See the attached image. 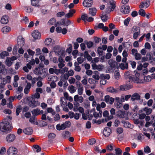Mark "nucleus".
I'll return each instance as SVG.
<instances>
[{
    "label": "nucleus",
    "instance_id": "1",
    "mask_svg": "<svg viewBox=\"0 0 155 155\" xmlns=\"http://www.w3.org/2000/svg\"><path fill=\"white\" fill-rule=\"evenodd\" d=\"M8 118L11 120L12 118L9 116H8L2 122L0 123V130L1 131L4 132L9 130L11 129V124L8 120Z\"/></svg>",
    "mask_w": 155,
    "mask_h": 155
},
{
    "label": "nucleus",
    "instance_id": "2",
    "mask_svg": "<svg viewBox=\"0 0 155 155\" xmlns=\"http://www.w3.org/2000/svg\"><path fill=\"white\" fill-rule=\"evenodd\" d=\"M135 77L132 76L130 81H132L137 84L143 83V81L142 80L141 76H140L139 73L136 72L135 74Z\"/></svg>",
    "mask_w": 155,
    "mask_h": 155
},
{
    "label": "nucleus",
    "instance_id": "3",
    "mask_svg": "<svg viewBox=\"0 0 155 155\" xmlns=\"http://www.w3.org/2000/svg\"><path fill=\"white\" fill-rule=\"evenodd\" d=\"M115 2L113 0L110 1L109 3L107 4V8L106 9V13H109L113 11L115 8Z\"/></svg>",
    "mask_w": 155,
    "mask_h": 155
},
{
    "label": "nucleus",
    "instance_id": "4",
    "mask_svg": "<svg viewBox=\"0 0 155 155\" xmlns=\"http://www.w3.org/2000/svg\"><path fill=\"white\" fill-rule=\"evenodd\" d=\"M17 58L15 56H12L11 58L8 57L5 61V64L8 67H10L12 65L13 62Z\"/></svg>",
    "mask_w": 155,
    "mask_h": 155
},
{
    "label": "nucleus",
    "instance_id": "5",
    "mask_svg": "<svg viewBox=\"0 0 155 155\" xmlns=\"http://www.w3.org/2000/svg\"><path fill=\"white\" fill-rule=\"evenodd\" d=\"M17 153V149L13 147H10L7 150L8 155H16Z\"/></svg>",
    "mask_w": 155,
    "mask_h": 155
},
{
    "label": "nucleus",
    "instance_id": "6",
    "mask_svg": "<svg viewBox=\"0 0 155 155\" xmlns=\"http://www.w3.org/2000/svg\"><path fill=\"white\" fill-rule=\"evenodd\" d=\"M40 103L38 101H36L35 99H32V100L30 101L28 103L29 106L32 108H34L39 106Z\"/></svg>",
    "mask_w": 155,
    "mask_h": 155
},
{
    "label": "nucleus",
    "instance_id": "7",
    "mask_svg": "<svg viewBox=\"0 0 155 155\" xmlns=\"http://www.w3.org/2000/svg\"><path fill=\"white\" fill-rule=\"evenodd\" d=\"M121 12L124 14L129 13L130 11V8L129 5H123L121 6Z\"/></svg>",
    "mask_w": 155,
    "mask_h": 155
},
{
    "label": "nucleus",
    "instance_id": "8",
    "mask_svg": "<svg viewBox=\"0 0 155 155\" xmlns=\"http://www.w3.org/2000/svg\"><path fill=\"white\" fill-rule=\"evenodd\" d=\"M77 85L78 94L80 95H82L84 91V88L83 86L80 82L77 83Z\"/></svg>",
    "mask_w": 155,
    "mask_h": 155
},
{
    "label": "nucleus",
    "instance_id": "9",
    "mask_svg": "<svg viewBox=\"0 0 155 155\" xmlns=\"http://www.w3.org/2000/svg\"><path fill=\"white\" fill-rule=\"evenodd\" d=\"M43 66H42L41 64H39L38 67L35 68L34 71V73L38 75H42L41 71L43 70Z\"/></svg>",
    "mask_w": 155,
    "mask_h": 155
},
{
    "label": "nucleus",
    "instance_id": "10",
    "mask_svg": "<svg viewBox=\"0 0 155 155\" xmlns=\"http://www.w3.org/2000/svg\"><path fill=\"white\" fill-rule=\"evenodd\" d=\"M15 136L13 134H11L8 135L6 138V140L8 143L13 142L15 139Z\"/></svg>",
    "mask_w": 155,
    "mask_h": 155
},
{
    "label": "nucleus",
    "instance_id": "11",
    "mask_svg": "<svg viewBox=\"0 0 155 155\" xmlns=\"http://www.w3.org/2000/svg\"><path fill=\"white\" fill-rule=\"evenodd\" d=\"M31 112L33 116L35 117L38 115L43 114L44 113V111L43 110H40L38 108L33 109Z\"/></svg>",
    "mask_w": 155,
    "mask_h": 155
},
{
    "label": "nucleus",
    "instance_id": "12",
    "mask_svg": "<svg viewBox=\"0 0 155 155\" xmlns=\"http://www.w3.org/2000/svg\"><path fill=\"white\" fill-rule=\"evenodd\" d=\"M104 101L107 103L111 104L114 102V99L112 97H110L109 95H106L104 97Z\"/></svg>",
    "mask_w": 155,
    "mask_h": 155
},
{
    "label": "nucleus",
    "instance_id": "13",
    "mask_svg": "<svg viewBox=\"0 0 155 155\" xmlns=\"http://www.w3.org/2000/svg\"><path fill=\"white\" fill-rule=\"evenodd\" d=\"M25 39L21 36H19L17 39L18 45L20 47H22L25 44Z\"/></svg>",
    "mask_w": 155,
    "mask_h": 155
},
{
    "label": "nucleus",
    "instance_id": "14",
    "mask_svg": "<svg viewBox=\"0 0 155 155\" xmlns=\"http://www.w3.org/2000/svg\"><path fill=\"white\" fill-rule=\"evenodd\" d=\"M32 36L35 39H38L40 38L41 34L38 30H36L33 32Z\"/></svg>",
    "mask_w": 155,
    "mask_h": 155
},
{
    "label": "nucleus",
    "instance_id": "15",
    "mask_svg": "<svg viewBox=\"0 0 155 155\" xmlns=\"http://www.w3.org/2000/svg\"><path fill=\"white\" fill-rule=\"evenodd\" d=\"M132 87L129 84H123L120 85L119 87V90L121 91H125L128 90L131 88Z\"/></svg>",
    "mask_w": 155,
    "mask_h": 155
},
{
    "label": "nucleus",
    "instance_id": "16",
    "mask_svg": "<svg viewBox=\"0 0 155 155\" xmlns=\"http://www.w3.org/2000/svg\"><path fill=\"white\" fill-rule=\"evenodd\" d=\"M58 61L59 62L58 64V68L60 69H61L65 66V64H64L65 62L64 61L62 57L61 56H60L59 57Z\"/></svg>",
    "mask_w": 155,
    "mask_h": 155
},
{
    "label": "nucleus",
    "instance_id": "17",
    "mask_svg": "<svg viewBox=\"0 0 155 155\" xmlns=\"http://www.w3.org/2000/svg\"><path fill=\"white\" fill-rule=\"evenodd\" d=\"M111 131L110 128L108 127H105L103 132L104 135L106 137H108L111 133Z\"/></svg>",
    "mask_w": 155,
    "mask_h": 155
},
{
    "label": "nucleus",
    "instance_id": "18",
    "mask_svg": "<svg viewBox=\"0 0 155 155\" xmlns=\"http://www.w3.org/2000/svg\"><path fill=\"white\" fill-rule=\"evenodd\" d=\"M93 4L92 0H84L83 2V5L85 7H90L92 6Z\"/></svg>",
    "mask_w": 155,
    "mask_h": 155
},
{
    "label": "nucleus",
    "instance_id": "19",
    "mask_svg": "<svg viewBox=\"0 0 155 155\" xmlns=\"http://www.w3.org/2000/svg\"><path fill=\"white\" fill-rule=\"evenodd\" d=\"M74 99L75 101H78L80 103H82L84 101L83 97L81 96H79L78 94L74 96Z\"/></svg>",
    "mask_w": 155,
    "mask_h": 155
},
{
    "label": "nucleus",
    "instance_id": "20",
    "mask_svg": "<svg viewBox=\"0 0 155 155\" xmlns=\"http://www.w3.org/2000/svg\"><path fill=\"white\" fill-rule=\"evenodd\" d=\"M140 96L137 93L134 94L131 96V100L132 101H139L140 99Z\"/></svg>",
    "mask_w": 155,
    "mask_h": 155
},
{
    "label": "nucleus",
    "instance_id": "21",
    "mask_svg": "<svg viewBox=\"0 0 155 155\" xmlns=\"http://www.w3.org/2000/svg\"><path fill=\"white\" fill-rule=\"evenodd\" d=\"M8 22V17L7 15L3 16L1 18V22L3 24H7Z\"/></svg>",
    "mask_w": 155,
    "mask_h": 155
},
{
    "label": "nucleus",
    "instance_id": "22",
    "mask_svg": "<svg viewBox=\"0 0 155 155\" xmlns=\"http://www.w3.org/2000/svg\"><path fill=\"white\" fill-rule=\"evenodd\" d=\"M108 63L111 69L115 68L117 64V62L112 59L110 60L109 61Z\"/></svg>",
    "mask_w": 155,
    "mask_h": 155
},
{
    "label": "nucleus",
    "instance_id": "23",
    "mask_svg": "<svg viewBox=\"0 0 155 155\" xmlns=\"http://www.w3.org/2000/svg\"><path fill=\"white\" fill-rule=\"evenodd\" d=\"M142 80L143 81V83L145 82H149L151 80V78L150 76H145L141 75Z\"/></svg>",
    "mask_w": 155,
    "mask_h": 155
},
{
    "label": "nucleus",
    "instance_id": "24",
    "mask_svg": "<svg viewBox=\"0 0 155 155\" xmlns=\"http://www.w3.org/2000/svg\"><path fill=\"white\" fill-rule=\"evenodd\" d=\"M31 87V84L30 83H27L25 88L24 90V92L26 94H28L30 91V89Z\"/></svg>",
    "mask_w": 155,
    "mask_h": 155
},
{
    "label": "nucleus",
    "instance_id": "25",
    "mask_svg": "<svg viewBox=\"0 0 155 155\" xmlns=\"http://www.w3.org/2000/svg\"><path fill=\"white\" fill-rule=\"evenodd\" d=\"M23 132L27 135H31L32 134L33 130L31 127H28L24 130Z\"/></svg>",
    "mask_w": 155,
    "mask_h": 155
},
{
    "label": "nucleus",
    "instance_id": "26",
    "mask_svg": "<svg viewBox=\"0 0 155 155\" xmlns=\"http://www.w3.org/2000/svg\"><path fill=\"white\" fill-rule=\"evenodd\" d=\"M71 125V122L69 121H66L64 123L61 124V127L63 130H64L66 128H68L70 127Z\"/></svg>",
    "mask_w": 155,
    "mask_h": 155
},
{
    "label": "nucleus",
    "instance_id": "27",
    "mask_svg": "<svg viewBox=\"0 0 155 155\" xmlns=\"http://www.w3.org/2000/svg\"><path fill=\"white\" fill-rule=\"evenodd\" d=\"M131 31L134 33H140V28L137 26H134L132 28Z\"/></svg>",
    "mask_w": 155,
    "mask_h": 155
},
{
    "label": "nucleus",
    "instance_id": "28",
    "mask_svg": "<svg viewBox=\"0 0 155 155\" xmlns=\"http://www.w3.org/2000/svg\"><path fill=\"white\" fill-rule=\"evenodd\" d=\"M75 12L74 9H72L69 10V12L68 14L65 15V17L68 18H70L72 17L73 15V14Z\"/></svg>",
    "mask_w": 155,
    "mask_h": 155
},
{
    "label": "nucleus",
    "instance_id": "29",
    "mask_svg": "<svg viewBox=\"0 0 155 155\" xmlns=\"http://www.w3.org/2000/svg\"><path fill=\"white\" fill-rule=\"evenodd\" d=\"M107 91L109 92L115 93L117 92L118 91L117 89H114L113 87H110L107 89Z\"/></svg>",
    "mask_w": 155,
    "mask_h": 155
},
{
    "label": "nucleus",
    "instance_id": "30",
    "mask_svg": "<svg viewBox=\"0 0 155 155\" xmlns=\"http://www.w3.org/2000/svg\"><path fill=\"white\" fill-rule=\"evenodd\" d=\"M124 115L125 113L124 111L120 110L117 112V115L118 117L123 118L124 117Z\"/></svg>",
    "mask_w": 155,
    "mask_h": 155
},
{
    "label": "nucleus",
    "instance_id": "31",
    "mask_svg": "<svg viewBox=\"0 0 155 155\" xmlns=\"http://www.w3.org/2000/svg\"><path fill=\"white\" fill-rule=\"evenodd\" d=\"M11 30L10 28L8 26H5L3 27L2 29V32L5 34L9 32Z\"/></svg>",
    "mask_w": 155,
    "mask_h": 155
},
{
    "label": "nucleus",
    "instance_id": "32",
    "mask_svg": "<svg viewBox=\"0 0 155 155\" xmlns=\"http://www.w3.org/2000/svg\"><path fill=\"white\" fill-rule=\"evenodd\" d=\"M69 76L67 73H65L61 75V80L64 82L67 80Z\"/></svg>",
    "mask_w": 155,
    "mask_h": 155
},
{
    "label": "nucleus",
    "instance_id": "33",
    "mask_svg": "<svg viewBox=\"0 0 155 155\" xmlns=\"http://www.w3.org/2000/svg\"><path fill=\"white\" fill-rule=\"evenodd\" d=\"M149 5V2H146L145 3L143 2H142L141 3L140 5L139 6V7L140 8H142L145 7L146 8H147Z\"/></svg>",
    "mask_w": 155,
    "mask_h": 155
},
{
    "label": "nucleus",
    "instance_id": "34",
    "mask_svg": "<svg viewBox=\"0 0 155 155\" xmlns=\"http://www.w3.org/2000/svg\"><path fill=\"white\" fill-rule=\"evenodd\" d=\"M96 8H90L89 9V14L92 16L95 15L96 13Z\"/></svg>",
    "mask_w": 155,
    "mask_h": 155
},
{
    "label": "nucleus",
    "instance_id": "35",
    "mask_svg": "<svg viewBox=\"0 0 155 155\" xmlns=\"http://www.w3.org/2000/svg\"><path fill=\"white\" fill-rule=\"evenodd\" d=\"M52 39L50 38H46L45 41V45L47 46L52 45Z\"/></svg>",
    "mask_w": 155,
    "mask_h": 155
},
{
    "label": "nucleus",
    "instance_id": "36",
    "mask_svg": "<svg viewBox=\"0 0 155 155\" xmlns=\"http://www.w3.org/2000/svg\"><path fill=\"white\" fill-rule=\"evenodd\" d=\"M124 76L125 78L127 79H128L130 81V80L132 76V75L130 74V73L128 71H126L124 74Z\"/></svg>",
    "mask_w": 155,
    "mask_h": 155
},
{
    "label": "nucleus",
    "instance_id": "37",
    "mask_svg": "<svg viewBox=\"0 0 155 155\" xmlns=\"http://www.w3.org/2000/svg\"><path fill=\"white\" fill-rule=\"evenodd\" d=\"M68 89L71 94L74 93L76 90L75 87L73 85L69 86L68 87Z\"/></svg>",
    "mask_w": 155,
    "mask_h": 155
},
{
    "label": "nucleus",
    "instance_id": "38",
    "mask_svg": "<svg viewBox=\"0 0 155 155\" xmlns=\"http://www.w3.org/2000/svg\"><path fill=\"white\" fill-rule=\"evenodd\" d=\"M119 67L120 68L123 70L125 69H127L128 67V64L127 63H125V64L121 63L120 64Z\"/></svg>",
    "mask_w": 155,
    "mask_h": 155
},
{
    "label": "nucleus",
    "instance_id": "39",
    "mask_svg": "<svg viewBox=\"0 0 155 155\" xmlns=\"http://www.w3.org/2000/svg\"><path fill=\"white\" fill-rule=\"evenodd\" d=\"M110 114L112 115V116H110V117H109L108 118L107 120H106V121H107L108 120H110L112 119L113 118V117L112 116L113 115H114L115 114V110L114 108H112L110 110Z\"/></svg>",
    "mask_w": 155,
    "mask_h": 155
},
{
    "label": "nucleus",
    "instance_id": "40",
    "mask_svg": "<svg viewBox=\"0 0 155 155\" xmlns=\"http://www.w3.org/2000/svg\"><path fill=\"white\" fill-rule=\"evenodd\" d=\"M61 105L62 107L64 106L66 104V102L65 98L61 97L60 99Z\"/></svg>",
    "mask_w": 155,
    "mask_h": 155
},
{
    "label": "nucleus",
    "instance_id": "41",
    "mask_svg": "<svg viewBox=\"0 0 155 155\" xmlns=\"http://www.w3.org/2000/svg\"><path fill=\"white\" fill-rule=\"evenodd\" d=\"M9 55L8 53L6 51H3L0 54V56L1 58L3 59L6 56Z\"/></svg>",
    "mask_w": 155,
    "mask_h": 155
},
{
    "label": "nucleus",
    "instance_id": "42",
    "mask_svg": "<svg viewBox=\"0 0 155 155\" xmlns=\"http://www.w3.org/2000/svg\"><path fill=\"white\" fill-rule=\"evenodd\" d=\"M70 132L68 131L64 132L62 134V137L64 138H66L67 137H68L70 135Z\"/></svg>",
    "mask_w": 155,
    "mask_h": 155
},
{
    "label": "nucleus",
    "instance_id": "43",
    "mask_svg": "<svg viewBox=\"0 0 155 155\" xmlns=\"http://www.w3.org/2000/svg\"><path fill=\"white\" fill-rule=\"evenodd\" d=\"M143 110L147 115L150 114L152 112V109L150 108H148L147 107H145L144 108Z\"/></svg>",
    "mask_w": 155,
    "mask_h": 155
},
{
    "label": "nucleus",
    "instance_id": "44",
    "mask_svg": "<svg viewBox=\"0 0 155 155\" xmlns=\"http://www.w3.org/2000/svg\"><path fill=\"white\" fill-rule=\"evenodd\" d=\"M115 155H121L122 152L121 150L119 148H117L115 149Z\"/></svg>",
    "mask_w": 155,
    "mask_h": 155
},
{
    "label": "nucleus",
    "instance_id": "45",
    "mask_svg": "<svg viewBox=\"0 0 155 155\" xmlns=\"http://www.w3.org/2000/svg\"><path fill=\"white\" fill-rule=\"evenodd\" d=\"M114 76L116 79L118 80L119 79L120 75L118 71L117 70L115 71Z\"/></svg>",
    "mask_w": 155,
    "mask_h": 155
},
{
    "label": "nucleus",
    "instance_id": "46",
    "mask_svg": "<svg viewBox=\"0 0 155 155\" xmlns=\"http://www.w3.org/2000/svg\"><path fill=\"white\" fill-rule=\"evenodd\" d=\"M100 78L101 79H109L110 76L109 74H107L105 75L104 74H101L100 75Z\"/></svg>",
    "mask_w": 155,
    "mask_h": 155
},
{
    "label": "nucleus",
    "instance_id": "47",
    "mask_svg": "<svg viewBox=\"0 0 155 155\" xmlns=\"http://www.w3.org/2000/svg\"><path fill=\"white\" fill-rule=\"evenodd\" d=\"M96 140L94 138H92L88 140V143L90 145H93L96 143Z\"/></svg>",
    "mask_w": 155,
    "mask_h": 155
},
{
    "label": "nucleus",
    "instance_id": "48",
    "mask_svg": "<svg viewBox=\"0 0 155 155\" xmlns=\"http://www.w3.org/2000/svg\"><path fill=\"white\" fill-rule=\"evenodd\" d=\"M40 95L39 93L36 92L35 94L32 95L31 96V98L33 99H35V98L37 99H39L40 98Z\"/></svg>",
    "mask_w": 155,
    "mask_h": 155
},
{
    "label": "nucleus",
    "instance_id": "49",
    "mask_svg": "<svg viewBox=\"0 0 155 155\" xmlns=\"http://www.w3.org/2000/svg\"><path fill=\"white\" fill-rule=\"evenodd\" d=\"M138 13L139 15L142 16H144L145 15L146 13L144 10L141 9H140L139 12Z\"/></svg>",
    "mask_w": 155,
    "mask_h": 155
},
{
    "label": "nucleus",
    "instance_id": "50",
    "mask_svg": "<svg viewBox=\"0 0 155 155\" xmlns=\"http://www.w3.org/2000/svg\"><path fill=\"white\" fill-rule=\"evenodd\" d=\"M87 17L88 16L87 14H84L81 16V19L84 22H86L87 21Z\"/></svg>",
    "mask_w": 155,
    "mask_h": 155
},
{
    "label": "nucleus",
    "instance_id": "51",
    "mask_svg": "<svg viewBox=\"0 0 155 155\" xmlns=\"http://www.w3.org/2000/svg\"><path fill=\"white\" fill-rule=\"evenodd\" d=\"M101 17L102 20L104 22L106 21L108 19V18L107 16L106 15H105L104 14V15L103 14Z\"/></svg>",
    "mask_w": 155,
    "mask_h": 155
},
{
    "label": "nucleus",
    "instance_id": "52",
    "mask_svg": "<svg viewBox=\"0 0 155 155\" xmlns=\"http://www.w3.org/2000/svg\"><path fill=\"white\" fill-rule=\"evenodd\" d=\"M31 5L35 6H39L40 5L38 4V2L35 0H32L31 1Z\"/></svg>",
    "mask_w": 155,
    "mask_h": 155
},
{
    "label": "nucleus",
    "instance_id": "53",
    "mask_svg": "<svg viewBox=\"0 0 155 155\" xmlns=\"http://www.w3.org/2000/svg\"><path fill=\"white\" fill-rule=\"evenodd\" d=\"M88 82L89 83L91 84L97 83L98 82L97 81L92 78H89L88 80Z\"/></svg>",
    "mask_w": 155,
    "mask_h": 155
},
{
    "label": "nucleus",
    "instance_id": "54",
    "mask_svg": "<svg viewBox=\"0 0 155 155\" xmlns=\"http://www.w3.org/2000/svg\"><path fill=\"white\" fill-rule=\"evenodd\" d=\"M134 58L136 60H140L141 58L142 57L140 54L137 53L134 56Z\"/></svg>",
    "mask_w": 155,
    "mask_h": 155
},
{
    "label": "nucleus",
    "instance_id": "55",
    "mask_svg": "<svg viewBox=\"0 0 155 155\" xmlns=\"http://www.w3.org/2000/svg\"><path fill=\"white\" fill-rule=\"evenodd\" d=\"M68 46L69 47V48L67 49L66 50V52L68 53H70L72 51V46L71 44H69L68 45Z\"/></svg>",
    "mask_w": 155,
    "mask_h": 155
},
{
    "label": "nucleus",
    "instance_id": "56",
    "mask_svg": "<svg viewBox=\"0 0 155 155\" xmlns=\"http://www.w3.org/2000/svg\"><path fill=\"white\" fill-rule=\"evenodd\" d=\"M21 106H18L16 109V115L18 116L21 112Z\"/></svg>",
    "mask_w": 155,
    "mask_h": 155
},
{
    "label": "nucleus",
    "instance_id": "57",
    "mask_svg": "<svg viewBox=\"0 0 155 155\" xmlns=\"http://www.w3.org/2000/svg\"><path fill=\"white\" fill-rule=\"evenodd\" d=\"M77 60L79 64H81L84 61V58H82L81 57H79L77 58Z\"/></svg>",
    "mask_w": 155,
    "mask_h": 155
},
{
    "label": "nucleus",
    "instance_id": "58",
    "mask_svg": "<svg viewBox=\"0 0 155 155\" xmlns=\"http://www.w3.org/2000/svg\"><path fill=\"white\" fill-rule=\"evenodd\" d=\"M6 151V149L4 147H2L0 150V154L3 155L5 154Z\"/></svg>",
    "mask_w": 155,
    "mask_h": 155
},
{
    "label": "nucleus",
    "instance_id": "59",
    "mask_svg": "<svg viewBox=\"0 0 155 155\" xmlns=\"http://www.w3.org/2000/svg\"><path fill=\"white\" fill-rule=\"evenodd\" d=\"M75 79L73 77H71L69 79L68 81L70 84H74L75 81Z\"/></svg>",
    "mask_w": 155,
    "mask_h": 155
},
{
    "label": "nucleus",
    "instance_id": "60",
    "mask_svg": "<svg viewBox=\"0 0 155 155\" xmlns=\"http://www.w3.org/2000/svg\"><path fill=\"white\" fill-rule=\"evenodd\" d=\"M144 152L147 153H149L150 152V147L147 146L144 148Z\"/></svg>",
    "mask_w": 155,
    "mask_h": 155
},
{
    "label": "nucleus",
    "instance_id": "61",
    "mask_svg": "<svg viewBox=\"0 0 155 155\" xmlns=\"http://www.w3.org/2000/svg\"><path fill=\"white\" fill-rule=\"evenodd\" d=\"M37 150V152H39L41 150V148L38 145H35L33 146Z\"/></svg>",
    "mask_w": 155,
    "mask_h": 155
},
{
    "label": "nucleus",
    "instance_id": "62",
    "mask_svg": "<svg viewBox=\"0 0 155 155\" xmlns=\"http://www.w3.org/2000/svg\"><path fill=\"white\" fill-rule=\"evenodd\" d=\"M116 130L118 134H120L123 132V130L122 127H118L117 129Z\"/></svg>",
    "mask_w": 155,
    "mask_h": 155
},
{
    "label": "nucleus",
    "instance_id": "63",
    "mask_svg": "<svg viewBox=\"0 0 155 155\" xmlns=\"http://www.w3.org/2000/svg\"><path fill=\"white\" fill-rule=\"evenodd\" d=\"M56 135L54 133H50L48 135V137L51 139H53L54 138Z\"/></svg>",
    "mask_w": 155,
    "mask_h": 155
},
{
    "label": "nucleus",
    "instance_id": "64",
    "mask_svg": "<svg viewBox=\"0 0 155 155\" xmlns=\"http://www.w3.org/2000/svg\"><path fill=\"white\" fill-rule=\"evenodd\" d=\"M109 27L110 28L109 30L112 31V29H114L115 28V26L113 23H110L109 25Z\"/></svg>",
    "mask_w": 155,
    "mask_h": 155
}]
</instances>
